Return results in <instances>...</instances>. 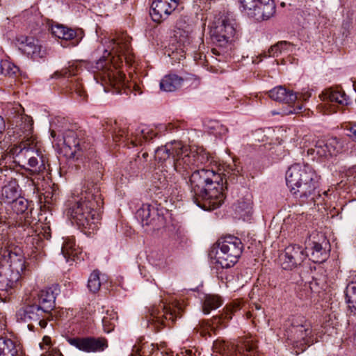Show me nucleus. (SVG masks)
Masks as SVG:
<instances>
[{"label":"nucleus","instance_id":"nucleus-1","mask_svg":"<svg viewBox=\"0 0 356 356\" xmlns=\"http://www.w3.org/2000/svg\"><path fill=\"white\" fill-rule=\"evenodd\" d=\"M111 45L108 57L104 56L96 63L95 78L101 80L105 92L120 94L124 90L126 83L124 74L119 68L123 60L129 65H131L134 60L130 38L125 34L120 35L111 40Z\"/></svg>","mask_w":356,"mask_h":356},{"label":"nucleus","instance_id":"nucleus-2","mask_svg":"<svg viewBox=\"0 0 356 356\" xmlns=\"http://www.w3.org/2000/svg\"><path fill=\"white\" fill-rule=\"evenodd\" d=\"M103 204L99 186L88 183L67 201V216L82 232L90 233L98 228Z\"/></svg>","mask_w":356,"mask_h":356},{"label":"nucleus","instance_id":"nucleus-3","mask_svg":"<svg viewBox=\"0 0 356 356\" xmlns=\"http://www.w3.org/2000/svg\"><path fill=\"white\" fill-rule=\"evenodd\" d=\"M194 202L204 209L213 210L223 202V179L213 170L201 168L195 170L189 179Z\"/></svg>","mask_w":356,"mask_h":356},{"label":"nucleus","instance_id":"nucleus-4","mask_svg":"<svg viewBox=\"0 0 356 356\" xmlns=\"http://www.w3.org/2000/svg\"><path fill=\"white\" fill-rule=\"evenodd\" d=\"M9 154L14 161L31 175H35L32 184L39 188L40 181L44 179V172L48 162L45 154L38 146L36 138L22 140L10 147Z\"/></svg>","mask_w":356,"mask_h":356},{"label":"nucleus","instance_id":"nucleus-5","mask_svg":"<svg viewBox=\"0 0 356 356\" xmlns=\"http://www.w3.org/2000/svg\"><path fill=\"white\" fill-rule=\"evenodd\" d=\"M154 157L165 170L172 168L184 179L193 170L188 156V147L180 141H173L158 147Z\"/></svg>","mask_w":356,"mask_h":356},{"label":"nucleus","instance_id":"nucleus-6","mask_svg":"<svg viewBox=\"0 0 356 356\" xmlns=\"http://www.w3.org/2000/svg\"><path fill=\"white\" fill-rule=\"evenodd\" d=\"M319 177L308 164L295 163L286 172V182L291 192L296 197L314 200Z\"/></svg>","mask_w":356,"mask_h":356},{"label":"nucleus","instance_id":"nucleus-7","mask_svg":"<svg viewBox=\"0 0 356 356\" xmlns=\"http://www.w3.org/2000/svg\"><path fill=\"white\" fill-rule=\"evenodd\" d=\"M235 21L228 15L217 18L210 31L211 39L216 47L211 49V58L219 62H226L231 57L232 42L236 35Z\"/></svg>","mask_w":356,"mask_h":356},{"label":"nucleus","instance_id":"nucleus-8","mask_svg":"<svg viewBox=\"0 0 356 356\" xmlns=\"http://www.w3.org/2000/svg\"><path fill=\"white\" fill-rule=\"evenodd\" d=\"M243 249V245L238 237L229 235L219 239L216 252V263L222 268L232 267L238 261Z\"/></svg>","mask_w":356,"mask_h":356},{"label":"nucleus","instance_id":"nucleus-9","mask_svg":"<svg viewBox=\"0 0 356 356\" xmlns=\"http://www.w3.org/2000/svg\"><path fill=\"white\" fill-rule=\"evenodd\" d=\"M214 352L222 356H257V343L252 338H243L236 345H231L223 340L217 339L213 345Z\"/></svg>","mask_w":356,"mask_h":356},{"label":"nucleus","instance_id":"nucleus-10","mask_svg":"<svg viewBox=\"0 0 356 356\" xmlns=\"http://www.w3.org/2000/svg\"><path fill=\"white\" fill-rule=\"evenodd\" d=\"M181 308L177 302L167 304L161 302L149 310L147 321L159 330L161 326H170L177 317H179Z\"/></svg>","mask_w":356,"mask_h":356},{"label":"nucleus","instance_id":"nucleus-11","mask_svg":"<svg viewBox=\"0 0 356 356\" xmlns=\"http://www.w3.org/2000/svg\"><path fill=\"white\" fill-rule=\"evenodd\" d=\"M17 321L28 323L30 330H33L35 325L45 328L47 322L53 320L52 314H48L38 306L36 302L25 305L17 310L16 313Z\"/></svg>","mask_w":356,"mask_h":356},{"label":"nucleus","instance_id":"nucleus-12","mask_svg":"<svg viewBox=\"0 0 356 356\" xmlns=\"http://www.w3.org/2000/svg\"><path fill=\"white\" fill-rule=\"evenodd\" d=\"M156 136L152 129L148 128L137 129L134 133L129 131L125 128H118L115 131L113 140L115 142L122 141L129 148L141 145L143 140H151Z\"/></svg>","mask_w":356,"mask_h":356},{"label":"nucleus","instance_id":"nucleus-13","mask_svg":"<svg viewBox=\"0 0 356 356\" xmlns=\"http://www.w3.org/2000/svg\"><path fill=\"white\" fill-rule=\"evenodd\" d=\"M67 341L71 346L87 353L104 352L108 347L107 339L103 337H72Z\"/></svg>","mask_w":356,"mask_h":356},{"label":"nucleus","instance_id":"nucleus-14","mask_svg":"<svg viewBox=\"0 0 356 356\" xmlns=\"http://www.w3.org/2000/svg\"><path fill=\"white\" fill-rule=\"evenodd\" d=\"M312 332L311 324L305 317L297 316L292 319L291 335L289 337L293 343H296V346L299 344L309 346L313 343Z\"/></svg>","mask_w":356,"mask_h":356},{"label":"nucleus","instance_id":"nucleus-15","mask_svg":"<svg viewBox=\"0 0 356 356\" xmlns=\"http://www.w3.org/2000/svg\"><path fill=\"white\" fill-rule=\"evenodd\" d=\"M63 143L65 147L71 151L70 156L73 159H82L84 152H87V156L93 154V147L90 143H87L79 138V135L76 131L67 130L63 135Z\"/></svg>","mask_w":356,"mask_h":356},{"label":"nucleus","instance_id":"nucleus-16","mask_svg":"<svg viewBox=\"0 0 356 356\" xmlns=\"http://www.w3.org/2000/svg\"><path fill=\"white\" fill-rule=\"evenodd\" d=\"M239 309L240 306L238 303L235 302L227 305L225 312L220 316L213 317L211 323L205 321H200L195 327L194 330H196L197 332H200L203 337H206L207 335L211 336V332H214L220 325L225 327V320L232 319V315Z\"/></svg>","mask_w":356,"mask_h":356},{"label":"nucleus","instance_id":"nucleus-17","mask_svg":"<svg viewBox=\"0 0 356 356\" xmlns=\"http://www.w3.org/2000/svg\"><path fill=\"white\" fill-rule=\"evenodd\" d=\"M309 256L305 250L298 245H291L284 250V253L281 256L282 266L284 270H291L301 264Z\"/></svg>","mask_w":356,"mask_h":356},{"label":"nucleus","instance_id":"nucleus-18","mask_svg":"<svg viewBox=\"0 0 356 356\" xmlns=\"http://www.w3.org/2000/svg\"><path fill=\"white\" fill-rule=\"evenodd\" d=\"M179 0H154L151 6L150 16L153 21L160 23L177 8Z\"/></svg>","mask_w":356,"mask_h":356},{"label":"nucleus","instance_id":"nucleus-19","mask_svg":"<svg viewBox=\"0 0 356 356\" xmlns=\"http://www.w3.org/2000/svg\"><path fill=\"white\" fill-rule=\"evenodd\" d=\"M18 49L33 59L42 58L46 55V50L39 41L33 38H25L19 40Z\"/></svg>","mask_w":356,"mask_h":356},{"label":"nucleus","instance_id":"nucleus-20","mask_svg":"<svg viewBox=\"0 0 356 356\" xmlns=\"http://www.w3.org/2000/svg\"><path fill=\"white\" fill-rule=\"evenodd\" d=\"M275 13L276 5L273 0H259L249 17L257 22L267 21L272 18Z\"/></svg>","mask_w":356,"mask_h":356},{"label":"nucleus","instance_id":"nucleus-21","mask_svg":"<svg viewBox=\"0 0 356 356\" xmlns=\"http://www.w3.org/2000/svg\"><path fill=\"white\" fill-rule=\"evenodd\" d=\"M270 99L274 101L287 104H294L298 99V95L292 90H287L283 86H277L268 92Z\"/></svg>","mask_w":356,"mask_h":356},{"label":"nucleus","instance_id":"nucleus-22","mask_svg":"<svg viewBox=\"0 0 356 356\" xmlns=\"http://www.w3.org/2000/svg\"><path fill=\"white\" fill-rule=\"evenodd\" d=\"M55 300L56 296L53 290L48 288L40 291L34 302H36L47 313L51 314L55 307Z\"/></svg>","mask_w":356,"mask_h":356},{"label":"nucleus","instance_id":"nucleus-23","mask_svg":"<svg viewBox=\"0 0 356 356\" xmlns=\"http://www.w3.org/2000/svg\"><path fill=\"white\" fill-rule=\"evenodd\" d=\"M61 252L65 258L66 261H70L79 259L81 250L79 246L76 245L74 238L70 236L64 238Z\"/></svg>","mask_w":356,"mask_h":356},{"label":"nucleus","instance_id":"nucleus-24","mask_svg":"<svg viewBox=\"0 0 356 356\" xmlns=\"http://www.w3.org/2000/svg\"><path fill=\"white\" fill-rule=\"evenodd\" d=\"M136 218L141 221L143 225H153L156 218L159 220L160 216L154 207L149 204H144L136 211Z\"/></svg>","mask_w":356,"mask_h":356},{"label":"nucleus","instance_id":"nucleus-25","mask_svg":"<svg viewBox=\"0 0 356 356\" xmlns=\"http://www.w3.org/2000/svg\"><path fill=\"white\" fill-rule=\"evenodd\" d=\"M184 79L177 74H170L163 76L160 82V88L165 92H174L181 88Z\"/></svg>","mask_w":356,"mask_h":356},{"label":"nucleus","instance_id":"nucleus-26","mask_svg":"<svg viewBox=\"0 0 356 356\" xmlns=\"http://www.w3.org/2000/svg\"><path fill=\"white\" fill-rule=\"evenodd\" d=\"M305 250L309 254V259L314 263H322L326 260L327 254L322 248L321 244L312 241L309 242Z\"/></svg>","mask_w":356,"mask_h":356},{"label":"nucleus","instance_id":"nucleus-27","mask_svg":"<svg viewBox=\"0 0 356 356\" xmlns=\"http://www.w3.org/2000/svg\"><path fill=\"white\" fill-rule=\"evenodd\" d=\"M19 186L16 179L10 180L1 190V198L4 202L10 204L19 197Z\"/></svg>","mask_w":356,"mask_h":356},{"label":"nucleus","instance_id":"nucleus-28","mask_svg":"<svg viewBox=\"0 0 356 356\" xmlns=\"http://www.w3.org/2000/svg\"><path fill=\"white\" fill-rule=\"evenodd\" d=\"M0 356H23V353L19 346L6 338H0Z\"/></svg>","mask_w":356,"mask_h":356},{"label":"nucleus","instance_id":"nucleus-29","mask_svg":"<svg viewBox=\"0 0 356 356\" xmlns=\"http://www.w3.org/2000/svg\"><path fill=\"white\" fill-rule=\"evenodd\" d=\"M322 103L319 109L325 115H331L333 113V108L331 103L334 101V91L332 87L324 90L319 95Z\"/></svg>","mask_w":356,"mask_h":356},{"label":"nucleus","instance_id":"nucleus-30","mask_svg":"<svg viewBox=\"0 0 356 356\" xmlns=\"http://www.w3.org/2000/svg\"><path fill=\"white\" fill-rule=\"evenodd\" d=\"M51 33L56 38L65 40H70L75 38L76 33L74 30L66 27L62 24H56L51 26Z\"/></svg>","mask_w":356,"mask_h":356},{"label":"nucleus","instance_id":"nucleus-31","mask_svg":"<svg viewBox=\"0 0 356 356\" xmlns=\"http://www.w3.org/2000/svg\"><path fill=\"white\" fill-rule=\"evenodd\" d=\"M252 200L248 195L238 201L235 206V212L243 220L252 213Z\"/></svg>","mask_w":356,"mask_h":356},{"label":"nucleus","instance_id":"nucleus-32","mask_svg":"<svg viewBox=\"0 0 356 356\" xmlns=\"http://www.w3.org/2000/svg\"><path fill=\"white\" fill-rule=\"evenodd\" d=\"M19 277L18 273H13L10 277L7 275L0 273V291H4L8 294L12 293V291L16 285L17 281Z\"/></svg>","mask_w":356,"mask_h":356},{"label":"nucleus","instance_id":"nucleus-33","mask_svg":"<svg viewBox=\"0 0 356 356\" xmlns=\"http://www.w3.org/2000/svg\"><path fill=\"white\" fill-rule=\"evenodd\" d=\"M188 156L193 170L209 161L208 155L203 149H192L188 147Z\"/></svg>","mask_w":356,"mask_h":356},{"label":"nucleus","instance_id":"nucleus-34","mask_svg":"<svg viewBox=\"0 0 356 356\" xmlns=\"http://www.w3.org/2000/svg\"><path fill=\"white\" fill-rule=\"evenodd\" d=\"M21 124H19L20 129L22 130V132L25 134L24 139L28 140L29 138H36L35 136L32 135V132L33 130V121L30 116L28 115H22L20 117Z\"/></svg>","mask_w":356,"mask_h":356},{"label":"nucleus","instance_id":"nucleus-35","mask_svg":"<svg viewBox=\"0 0 356 356\" xmlns=\"http://www.w3.org/2000/svg\"><path fill=\"white\" fill-rule=\"evenodd\" d=\"M222 305L220 297L216 295H208L206 296L203 304V312L209 314L211 310L218 308Z\"/></svg>","mask_w":356,"mask_h":356},{"label":"nucleus","instance_id":"nucleus-36","mask_svg":"<svg viewBox=\"0 0 356 356\" xmlns=\"http://www.w3.org/2000/svg\"><path fill=\"white\" fill-rule=\"evenodd\" d=\"M345 296L348 307L356 312V282L348 284L345 290Z\"/></svg>","mask_w":356,"mask_h":356},{"label":"nucleus","instance_id":"nucleus-37","mask_svg":"<svg viewBox=\"0 0 356 356\" xmlns=\"http://www.w3.org/2000/svg\"><path fill=\"white\" fill-rule=\"evenodd\" d=\"M0 68L1 73L4 76H16L19 73V67L7 60L1 61Z\"/></svg>","mask_w":356,"mask_h":356},{"label":"nucleus","instance_id":"nucleus-38","mask_svg":"<svg viewBox=\"0 0 356 356\" xmlns=\"http://www.w3.org/2000/svg\"><path fill=\"white\" fill-rule=\"evenodd\" d=\"M117 318V314L115 312L112 310L109 313V311H107L106 316L102 318V325L105 332L109 333L113 330Z\"/></svg>","mask_w":356,"mask_h":356},{"label":"nucleus","instance_id":"nucleus-39","mask_svg":"<svg viewBox=\"0 0 356 356\" xmlns=\"http://www.w3.org/2000/svg\"><path fill=\"white\" fill-rule=\"evenodd\" d=\"M247 318H252L253 323H259L261 320L265 318L264 312L261 309V307L259 304H254L251 307V311H249L246 314Z\"/></svg>","mask_w":356,"mask_h":356},{"label":"nucleus","instance_id":"nucleus-40","mask_svg":"<svg viewBox=\"0 0 356 356\" xmlns=\"http://www.w3.org/2000/svg\"><path fill=\"white\" fill-rule=\"evenodd\" d=\"M259 0H238L241 12L247 17L252 15Z\"/></svg>","mask_w":356,"mask_h":356},{"label":"nucleus","instance_id":"nucleus-41","mask_svg":"<svg viewBox=\"0 0 356 356\" xmlns=\"http://www.w3.org/2000/svg\"><path fill=\"white\" fill-rule=\"evenodd\" d=\"M335 113L337 111V105H341L342 107L346 106L350 104V99L346 95L343 88L341 86L335 85Z\"/></svg>","mask_w":356,"mask_h":356},{"label":"nucleus","instance_id":"nucleus-42","mask_svg":"<svg viewBox=\"0 0 356 356\" xmlns=\"http://www.w3.org/2000/svg\"><path fill=\"white\" fill-rule=\"evenodd\" d=\"M100 273L98 270H94L89 277L88 287L91 292L97 293L100 289Z\"/></svg>","mask_w":356,"mask_h":356},{"label":"nucleus","instance_id":"nucleus-43","mask_svg":"<svg viewBox=\"0 0 356 356\" xmlns=\"http://www.w3.org/2000/svg\"><path fill=\"white\" fill-rule=\"evenodd\" d=\"M12 204L13 210L17 214H22L25 213L29 208V202L27 200L18 197Z\"/></svg>","mask_w":356,"mask_h":356},{"label":"nucleus","instance_id":"nucleus-44","mask_svg":"<svg viewBox=\"0 0 356 356\" xmlns=\"http://www.w3.org/2000/svg\"><path fill=\"white\" fill-rule=\"evenodd\" d=\"M315 147L316 148V154L320 156H332V149H333V146L331 144L328 145L325 143L324 141H318Z\"/></svg>","mask_w":356,"mask_h":356},{"label":"nucleus","instance_id":"nucleus-45","mask_svg":"<svg viewBox=\"0 0 356 356\" xmlns=\"http://www.w3.org/2000/svg\"><path fill=\"white\" fill-rule=\"evenodd\" d=\"M95 156V149H93V154L89 156H87V152H85L83 155L82 156V159H88L87 161V167L92 171H97L100 172V170L102 168L101 163L94 158Z\"/></svg>","mask_w":356,"mask_h":356},{"label":"nucleus","instance_id":"nucleus-46","mask_svg":"<svg viewBox=\"0 0 356 356\" xmlns=\"http://www.w3.org/2000/svg\"><path fill=\"white\" fill-rule=\"evenodd\" d=\"M160 183L156 185L155 187L160 190L159 193H162L163 195H175L173 188L172 186L169 184L168 181L165 180V178L163 177V181H161V178L159 179Z\"/></svg>","mask_w":356,"mask_h":356},{"label":"nucleus","instance_id":"nucleus-47","mask_svg":"<svg viewBox=\"0 0 356 356\" xmlns=\"http://www.w3.org/2000/svg\"><path fill=\"white\" fill-rule=\"evenodd\" d=\"M71 82V90L77 95V96L80 98V100H86L87 98V95L83 88L82 83L76 80H74V81L72 80Z\"/></svg>","mask_w":356,"mask_h":356},{"label":"nucleus","instance_id":"nucleus-48","mask_svg":"<svg viewBox=\"0 0 356 356\" xmlns=\"http://www.w3.org/2000/svg\"><path fill=\"white\" fill-rule=\"evenodd\" d=\"M76 67L70 66L68 68L62 69L60 71L56 72L51 78H58L60 76L69 77L76 74L77 72Z\"/></svg>","mask_w":356,"mask_h":356},{"label":"nucleus","instance_id":"nucleus-49","mask_svg":"<svg viewBox=\"0 0 356 356\" xmlns=\"http://www.w3.org/2000/svg\"><path fill=\"white\" fill-rule=\"evenodd\" d=\"M287 45L286 41L278 42L276 44L272 46L268 51V56L270 57H277L282 54L280 48Z\"/></svg>","mask_w":356,"mask_h":356},{"label":"nucleus","instance_id":"nucleus-50","mask_svg":"<svg viewBox=\"0 0 356 356\" xmlns=\"http://www.w3.org/2000/svg\"><path fill=\"white\" fill-rule=\"evenodd\" d=\"M341 128L347 131L346 134L348 136L356 140V123L354 124L345 123L341 125Z\"/></svg>","mask_w":356,"mask_h":356},{"label":"nucleus","instance_id":"nucleus-51","mask_svg":"<svg viewBox=\"0 0 356 356\" xmlns=\"http://www.w3.org/2000/svg\"><path fill=\"white\" fill-rule=\"evenodd\" d=\"M346 185H347V182H344L343 180L341 181L339 183H337L335 185L334 190H335V191H338L337 192L338 195L340 197L343 196V197H346V196L343 195V194L348 193V187H346Z\"/></svg>","mask_w":356,"mask_h":356},{"label":"nucleus","instance_id":"nucleus-52","mask_svg":"<svg viewBox=\"0 0 356 356\" xmlns=\"http://www.w3.org/2000/svg\"><path fill=\"white\" fill-rule=\"evenodd\" d=\"M298 95V99L296 100H302L307 101L309 99L312 95V92L309 90L302 89V91L299 93H296Z\"/></svg>","mask_w":356,"mask_h":356},{"label":"nucleus","instance_id":"nucleus-53","mask_svg":"<svg viewBox=\"0 0 356 356\" xmlns=\"http://www.w3.org/2000/svg\"><path fill=\"white\" fill-rule=\"evenodd\" d=\"M194 60L199 65H207L206 63H208V60L206 58V56L201 53H196L194 55Z\"/></svg>","mask_w":356,"mask_h":356},{"label":"nucleus","instance_id":"nucleus-54","mask_svg":"<svg viewBox=\"0 0 356 356\" xmlns=\"http://www.w3.org/2000/svg\"><path fill=\"white\" fill-rule=\"evenodd\" d=\"M287 45L284 46L282 48H280L282 54L288 53L289 51H292V49L293 48V45L290 42H286Z\"/></svg>","mask_w":356,"mask_h":356},{"label":"nucleus","instance_id":"nucleus-55","mask_svg":"<svg viewBox=\"0 0 356 356\" xmlns=\"http://www.w3.org/2000/svg\"><path fill=\"white\" fill-rule=\"evenodd\" d=\"M5 130V122L3 118L0 116V136L3 134Z\"/></svg>","mask_w":356,"mask_h":356},{"label":"nucleus","instance_id":"nucleus-56","mask_svg":"<svg viewBox=\"0 0 356 356\" xmlns=\"http://www.w3.org/2000/svg\"><path fill=\"white\" fill-rule=\"evenodd\" d=\"M48 356H61V354L58 350H52L51 352H49Z\"/></svg>","mask_w":356,"mask_h":356},{"label":"nucleus","instance_id":"nucleus-57","mask_svg":"<svg viewBox=\"0 0 356 356\" xmlns=\"http://www.w3.org/2000/svg\"><path fill=\"white\" fill-rule=\"evenodd\" d=\"M308 156H314L315 154H316V148H309L307 151Z\"/></svg>","mask_w":356,"mask_h":356},{"label":"nucleus","instance_id":"nucleus-58","mask_svg":"<svg viewBox=\"0 0 356 356\" xmlns=\"http://www.w3.org/2000/svg\"><path fill=\"white\" fill-rule=\"evenodd\" d=\"M43 342L45 343L46 346H48L49 343L50 342V339L47 337H44L43 339Z\"/></svg>","mask_w":356,"mask_h":356},{"label":"nucleus","instance_id":"nucleus-59","mask_svg":"<svg viewBox=\"0 0 356 356\" xmlns=\"http://www.w3.org/2000/svg\"><path fill=\"white\" fill-rule=\"evenodd\" d=\"M148 156V154L147 152H144L142 154V157L145 160L146 158Z\"/></svg>","mask_w":356,"mask_h":356},{"label":"nucleus","instance_id":"nucleus-60","mask_svg":"<svg viewBox=\"0 0 356 356\" xmlns=\"http://www.w3.org/2000/svg\"><path fill=\"white\" fill-rule=\"evenodd\" d=\"M354 341L356 342V325L355 327V333H354V337H353Z\"/></svg>","mask_w":356,"mask_h":356},{"label":"nucleus","instance_id":"nucleus-61","mask_svg":"<svg viewBox=\"0 0 356 356\" xmlns=\"http://www.w3.org/2000/svg\"><path fill=\"white\" fill-rule=\"evenodd\" d=\"M9 256H10V259L12 260L13 259V255L11 253L9 254Z\"/></svg>","mask_w":356,"mask_h":356},{"label":"nucleus","instance_id":"nucleus-62","mask_svg":"<svg viewBox=\"0 0 356 356\" xmlns=\"http://www.w3.org/2000/svg\"><path fill=\"white\" fill-rule=\"evenodd\" d=\"M298 110H301V109H302V106L298 105Z\"/></svg>","mask_w":356,"mask_h":356},{"label":"nucleus","instance_id":"nucleus-63","mask_svg":"<svg viewBox=\"0 0 356 356\" xmlns=\"http://www.w3.org/2000/svg\"><path fill=\"white\" fill-rule=\"evenodd\" d=\"M17 259H18V261H19L20 262H22V258H21V257L18 258Z\"/></svg>","mask_w":356,"mask_h":356},{"label":"nucleus","instance_id":"nucleus-64","mask_svg":"<svg viewBox=\"0 0 356 356\" xmlns=\"http://www.w3.org/2000/svg\"><path fill=\"white\" fill-rule=\"evenodd\" d=\"M353 86L354 87H355V90H356V86H355V83H353Z\"/></svg>","mask_w":356,"mask_h":356}]
</instances>
